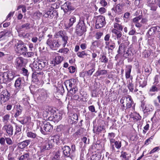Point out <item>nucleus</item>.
I'll use <instances>...</instances> for the list:
<instances>
[{"mask_svg":"<svg viewBox=\"0 0 160 160\" xmlns=\"http://www.w3.org/2000/svg\"><path fill=\"white\" fill-rule=\"evenodd\" d=\"M120 102L122 104V106L124 109L130 108L133 104L131 96L128 95L122 97L120 100Z\"/></svg>","mask_w":160,"mask_h":160,"instance_id":"nucleus-1","label":"nucleus"},{"mask_svg":"<svg viewBox=\"0 0 160 160\" xmlns=\"http://www.w3.org/2000/svg\"><path fill=\"white\" fill-rule=\"evenodd\" d=\"M48 36L49 38L46 42L47 44L52 49H54L55 48H58L62 45V43L58 40H54L52 38V35H48Z\"/></svg>","mask_w":160,"mask_h":160,"instance_id":"nucleus-2","label":"nucleus"},{"mask_svg":"<svg viewBox=\"0 0 160 160\" xmlns=\"http://www.w3.org/2000/svg\"><path fill=\"white\" fill-rule=\"evenodd\" d=\"M41 131L44 135L47 134L48 132L52 131V126L49 122L45 121L41 124L40 126Z\"/></svg>","mask_w":160,"mask_h":160,"instance_id":"nucleus-3","label":"nucleus"},{"mask_svg":"<svg viewBox=\"0 0 160 160\" xmlns=\"http://www.w3.org/2000/svg\"><path fill=\"white\" fill-rule=\"evenodd\" d=\"M15 50L17 53L23 54L27 51V48L23 42L19 41L15 44Z\"/></svg>","mask_w":160,"mask_h":160,"instance_id":"nucleus-4","label":"nucleus"},{"mask_svg":"<svg viewBox=\"0 0 160 160\" xmlns=\"http://www.w3.org/2000/svg\"><path fill=\"white\" fill-rule=\"evenodd\" d=\"M86 31V29L84 21H79L76 27V33L78 35L81 36Z\"/></svg>","mask_w":160,"mask_h":160,"instance_id":"nucleus-5","label":"nucleus"},{"mask_svg":"<svg viewBox=\"0 0 160 160\" xmlns=\"http://www.w3.org/2000/svg\"><path fill=\"white\" fill-rule=\"evenodd\" d=\"M96 25L97 28H99L104 26L106 22L105 18L102 15H99L96 17Z\"/></svg>","mask_w":160,"mask_h":160,"instance_id":"nucleus-6","label":"nucleus"},{"mask_svg":"<svg viewBox=\"0 0 160 160\" xmlns=\"http://www.w3.org/2000/svg\"><path fill=\"white\" fill-rule=\"evenodd\" d=\"M37 93L38 95V96L37 97V99L40 101L43 102L47 98V93L44 90H39L37 91Z\"/></svg>","mask_w":160,"mask_h":160,"instance_id":"nucleus-7","label":"nucleus"},{"mask_svg":"<svg viewBox=\"0 0 160 160\" xmlns=\"http://www.w3.org/2000/svg\"><path fill=\"white\" fill-rule=\"evenodd\" d=\"M63 150V154L65 157H70L71 159L72 153L70 147L67 146H65L62 148Z\"/></svg>","mask_w":160,"mask_h":160,"instance_id":"nucleus-8","label":"nucleus"},{"mask_svg":"<svg viewBox=\"0 0 160 160\" xmlns=\"http://www.w3.org/2000/svg\"><path fill=\"white\" fill-rule=\"evenodd\" d=\"M0 76L2 77L0 80L2 78L3 80H11L14 77V76L12 72H4L3 73L0 74Z\"/></svg>","mask_w":160,"mask_h":160,"instance_id":"nucleus-9","label":"nucleus"},{"mask_svg":"<svg viewBox=\"0 0 160 160\" xmlns=\"http://www.w3.org/2000/svg\"><path fill=\"white\" fill-rule=\"evenodd\" d=\"M2 129L3 131H5L9 136H11L13 135V128L11 125H5L3 127Z\"/></svg>","mask_w":160,"mask_h":160,"instance_id":"nucleus-10","label":"nucleus"},{"mask_svg":"<svg viewBox=\"0 0 160 160\" xmlns=\"http://www.w3.org/2000/svg\"><path fill=\"white\" fill-rule=\"evenodd\" d=\"M76 80L74 79H71L66 81L65 82V85L67 90H68L69 88H74L75 85Z\"/></svg>","mask_w":160,"mask_h":160,"instance_id":"nucleus-11","label":"nucleus"},{"mask_svg":"<svg viewBox=\"0 0 160 160\" xmlns=\"http://www.w3.org/2000/svg\"><path fill=\"white\" fill-rule=\"evenodd\" d=\"M52 144H50L49 140H46L43 142L42 144V146L41 148V152H44L46 150H49L51 148V146Z\"/></svg>","mask_w":160,"mask_h":160,"instance_id":"nucleus-12","label":"nucleus"},{"mask_svg":"<svg viewBox=\"0 0 160 160\" xmlns=\"http://www.w3.org/2000/svg\"><path fill=\"white\" fill-rule=\"evenodd\" d=\"M158 0H148V6L151 8L150 9L153 11H155L157 8L156 4Z\"/></svg>","mask_w":160,"mask_h":160,"instance_id":"nucleus-13","label":"nucleus"},{"mask_svg":"<svg viewBox=\"0 0 160 160\" xmlns=\"http://www.w3.org/2000/svg\"><path fill=\"white\" fill-rule=\"evenodd\" d=\"M115 137V134L113 132L109 133L108 134V138L110 140L111 148L113 151H115V148L114 146V145L113 144L115 140L113 138Z\"/></svg>","mask_w":160,"mask_h":160,"instance_id":"nucleus-14","label":"nucleus"},{"mask_svg":"<svg viewBox=\"0 0 160 160\" xmlns=\"http://www.w3.org/2000/svg\"><path fill=\"white\" fill-rule=\"evenodd\" d=\"M78 119V116L76 114H71L70 116L68 121L71 124H73L76 122Z\"/></svg>","mask_w":160,"mask_h":160,"instance_id":"nucleus-15","label":"nucleus"},{"mask_svg":"<svg viewBox=\"0 0 160 160\" xmlns=\"http://www.w3.org/2000/svg\"><path fill=\"white\" fill-rule=\"evenodd\" d=\"M142 16L140 15L135 17L133 19V22L134 23L136 27L140 28L142 26V24L139 22V21L141 20Z\"/></svg>","mask_w":160,"mask_h":160,"instance_id":"nucleus-16","label":"nucleus"},{"mask_svg":"<svg viewBox=\"0 0 160 160\" xmlns=\"http://www.w3.org/2000/svg\"><path fill=\"white\" fill-rule=\"evenodd\" d=\"M159 28L158 27H153L151 28L148 31V34L150 36H154L156 33L158 31V28Z\"/></svg>","mask_w":160,"mask_h":160,"instance_id":"nucleus-17","label":"nucleus"},{"mask_svg":"<svg viewBox=\"0 0 160 160\" xmlns=\"http://www.w3.org/2000/svg\"><path fill=\"white\" fill-rule=\"evenodd\" d=\"M62 8L65 12H67L71 10V6L69 2H66L62 5Z\"/></svg>","mask_w":160,"mask_h":160,"instance_id":"nucleus-18","label":"nucleus"},{"mask_svg":"<svg viewBox=\"0 0 160 160\" xmlns=\"http://www.w3.org/2000/svg\"><path fill=\"white\" fill-rule=\"evenodd\" d=\"M112 10L116 14H120L122 11L121 5L120 4H118L114 6L112 9Z\"/></svg>","mask_w":160,"mask_h":160,"instance_id":"nucleus-19","label":"nucleus"},{"mask_svg":"<svg viewBox=\"0 0 160 160\" xmlns=\"http://www.w3.org/2000/svg\"><path fill=\"white\" fill-rule=\"evenodd\" d=\"M53 118L52 120L54 122H58L61 119V115L60 113H55L53 115Z\"/></svg>","mask_w":160,"mask_h":160,"instance_id":"nucleus-20","label":"nucleus"},{"mask_svg":"<svg viewBox=\"0 0 160 160\" xmlns=\"http://www.w3.org/2000/svg\"><path fill=\"white\" fill-rule=\"evenodd\" d=\"M30 142V140H26L22 142L19 143H18V146L21 148H23L27 146L29 144Z\"/></svg>","mask_w":160,"mask_h":160,"instance_id":"nucleus-21","label":"nucleus"},{"mask_svg":"<svg viewBox=\"0 0 160 160\" xmlns=\"http://www.w3.org/2000/svg\"><path fill=\"white\" fill-rule=\"evenodd\" d=\"M38 61H35L33 62L32 64V70L35 71H38L40 70L39 66Z\"/></svg>","mask_w":160,"mask_h":160,"instance_id":"nucleus-22","label":"nucleus"},{"mask_svg":"<svg viewBox=\"0 0 160 160\" xmlns=\"http://www.w3.org/2000/svg\"><path fill=\"white\" fill-rule=\"evenodd\" d=\"M26 133L27 136L30 138H34L37 136L36 133L33 132L29 130H27L26 131Z\"/></svg>","mask_w":160,"mask_h":160,"instance_id":"nucleus-23","label":"nucleus"},{"mask_svg":"<svg viewBox=\"0 0 160 160\" xmlns=\"http://www.w3.org/2000/svg\"><path fill=\"white\" fill-rule=\"evenodd\" d=\"M111 31L113 33L115 34L118 39L120 38L122 36V32L116 29L113 28Z\"/></svg>","mask_w":160,"mask_h":160,"instance_id":"nucleus-24","label":"nucleus"},{"mask_svg":"<svg viewBox=\"0 0 160 160\" xmlns=\"http://www.w3.org/2000/svg\"><path fill=\"white\" fill-rule=\"evenodd\" d=\"M128 155L129 154L126 152L122 151L120 157L122 160H129L130 157Z\"/></svg>","mask_w":160,"mask_h":160,"instance_id":"nucleus-25","label":"nucleus"},{"mask_svg":"<svg viewBox=\"0 0 160 160\" xmlns=\"http://www.w3.org/2000/svg\"><path fill=\"white\" fill-rule=\"evenodd\" d=\"M63 60V56H58L56 57L53 61L54 65L60 63Z\"/></svg>","mask_w":160,"mask_h":160,"instance_id":"nucleus-26","label":"nucleus"},{"mask_svg":"<svg viewBox=\"0 0 160 160\" xmlns=\"http://www.w3.org/2000/svg\"><path fill=\"white\" fill-rule=\"evenodd\" d=\"M127 69L125 70V77L126 78H129L130 76L132 67L128 66L127 67Z\"/></svg>","mask_w":160,"mask_h":160,"instance_id":"nucleus-27","label":"nucleus"},{"mask_svg":"<svg viewBox=\"0 0 160 160\" xmlns=\"http://www.w3.org/2000/svg\"><path fill=\"white\" fill-rule=\"evenodd\" d=\"M138 82L139 83V86L142 88L144 87L147 85V81L145 78L139 79Z\"/></svg>","mask_w":160,"mask_h":160,"instance_id":"nucleus-28","label":"nucleus"},{"mask_svg":"<svg viewBox=\"0 0 160 160\" xmlns=\"http://www.w3.org/2000/svg\"><path fill=\"white\" fill-rule=\"evenodd\" d=\"M17 65L18 67H21L22 66L23 63V58L19 57L17 58L16 60Z\"/></svg>","mask_w":160,"mask_h":160,"instance_id":"nucleus-29","label":"nucleus"},{"mask_svg":"<svg viewBox=\"0 0 160 160\" xmlns=\"http://www.w3.org/2000/svg\"><path fill=\"white\" fill-rule=\"evenodd\" d=\"M3 100L5 98L6 99L4 100L5 102L9 99V93L7 91H4V92H3V94H2L0 95Z\"/></svg>","mask_w":160,"mask_h":160,"instance_id":"nucleus-30","label":"nucleus"},{"mask_svg":"<svg viewBox=\"0 0 160 160\" xmlns=\"http://www.w3.org/2000/svg\"><path fill=\"white\" fill-rule=\"evenodd\" d=\"M107 71L105 70H98L94 74L95 76H99L101 75H103L107 73Z\"/></svg>","mask_w":160,"mask_h":160,"instance_id":"nucleus-31","label":"nucleus"},{"mask_svg":"<svg viewBox=\"0 0 160 160\" xmlns=\"http://www.w3.org/2000/svg\"><path fill=\"white\" fill-rule=\"evenodd\" d=\"M62 42L60 41L61 42L62 45L63 47H64L67 43V41L68 39V37L65 35L62 38Z\"/></svg>","mask_w":160,"mask_h":160,"instance_id":"nucleus-32","label":"nucleus"},{"mask_svg":"<svg viewBox=\"0 0 160 160\" xmlns=\"http://www.w3.org/2000/svg\"><path fill=\"white\" fill-rule=\"evenodd\" d=\"M76 21V18L74 16H72L69 20L68 27L72 26Z\"/></svg>","mask_w":160,"mask_h":160,"instance_id":"nucleus-33","label":"nucleus"},{"mask_svg":"<svg viewBox=\"0 0 160 160\" xmlns=\"http://www.w3.org/2000/svg\"><path fill=\"white\" fill-rule=\"evenodd\" d=\"M21 84V78H18L15 81V86L17 88H20Z\"/></svg>","mask_w":160,"mask_h":160,"instance_id":"nucleus-34","label":"nucleus"},{"mask_svg":"<svg viewBox=\"0 0 160 160\" xmlns=\"http://www.w3.org/2000/svg\"><path fill=\"white\" fill-rule=\"evenodd\" d=\"M59 137L58 135L55 136L51 139L49 141L50 142V144H53V143H57V142L59 140Z\"/></svg>","mask_w":160,"mask_h":160,"instance_id":"nucleus-35","label":"nucleus"},{"mask_svg":"<svg viewBox=\"0 0 160 160\" xmlns=\"http://www.w3.org/2000/svg\"><path fill=\"white\" fill-rule=\"evenodd\" d=\"M76 150V147L74 145H72L71 146V152L72 153L71 159H73L75 156V152Z\"/></svg>","mask_w":160,"mask_h":160,"instance_id":"nucleus-36","label":"nucleus"},{"mask_svg":"<svg viewBox=\"0 0 160 160\" xmlns=\"http://www.w3.org/2000/svg\"><path fill=\"white\" fill-rule=\"evenodd\" d=\"M114 28L118 30H120L122 31L123 29V27L120 24L117 23H115L113 25Z\"/></svg>","mask_w":160,"mask_h":160,"instance_id":"nucleus-37","label":"nucleus"},{"mask_svg":"<svg viewBox=\"0 0 160 160\" xmlns=\"http://www.w3.org/2000/svg\"><path fill=\"white\" fill-rule=\"evenodd\" d=\"M10 115L9 114H6L2 117V121L5 123H7L8 122L10 119Z\"/></svg>","mask_w":160,"mask_h":160,"instance_id":"nucleus-38","label":"nucleus"},{"mask_svg":"<svg viewBox=\"0 0 160 160\" xmlns=\"http://www.w3.org/2000/svg\"><path fill=\"white\" fill-rule=\"evenodd\" d=\"M114 143V146L115 145V147L116 148L119 149L121 148L122 146L121 141H115V140Z\"/></svg>","mask_w":160,"mask_h":160,"instance_id":"nucleus-39","label":"nucleus"},{"mask_svg":"<svg viewBox=\"0 0 160 160\" xmlns=\"http://www.w3.org/2000/svg\"><path fill=\"white\" fill-rule=\"evenodd\" d=\"M22 112V109L21 107L19 106L18 107H17V111L15 114H14V116L15 118H16L18 116L21 114Z\"/></svg>","mask_w":160,"mask_h":160,"instance_id":"nucleus-40","label":"nucleus"},{"mask_svg":"<svg viewBox=\"0 0 160 160\" xmlns=\"http://www.w3.org/2000/svg\"><path fill=\"white\" fill-rule=\"evenodd\" d=\"M40 69H42L44 68L47 64L46 62L42 61H38Z\"/></svg>","mask_w":160,"mask_h":160,"instance_id":"nucleus-41","label":"nucleus"},{"mask_svg":"<svg viewBox=\"0 0 160 160\" xmlns=\"http://www.w3.org/2000/svg\"><path fill=\"white\" fill-rule=\"evenodd\" d=\"M77 56L81 58H83L87 55V54L85 53L84 51L79 52L77 53Z\"/></svg>","mask_w":160,"mask_h":160,"instance_id":"nucleus-42","label":"nucleus"},{"mask_svg":"<svg viewBox=\"0 0 160 160\" xmlns=\"http://www.w3.org/2000/svg\"><path fill=\"white\" fill-rule=\"evenodd\" d=\"M30 155L29 153H24V154L22 155L19 158V160H24L26 159H28Z\"/></svg>","mask_w":160,"mask_h":160,"instance_id":"nucleus-43","label":"nucleus"},{"mask_svg":"<svg viewBox=\"0 0 160 160\" xmlns=\"http://www.w3.org/2000/svg\"><path fill=\"white\" fill-rule=\"evenodd\" d=\"M30 24L29 23H26L22 25L20 28V29L25 28L26 29H29L30 28Z\"/></svg>","mask_w":160,"mask_h":160,"instance_id":"nucleus-44","label":"nucleus"},{"mask_svg":"<svg viewBox=\"0 0 160 160\" xmlns=\"http://www.w3.org/2000/svg\"><path fill=\"white\" fill-rule=\"evenodd\" d=\"M65 35V34L63 32L60 31L56 34V36L57 38H58L60 37L62 38Z\"/></svg>","mask_w":160,"mask_h":160,"instance_id":"nucleus-45","label":"nucleus"},{"mask_svg":"<svg viewBox=\"0 0 160 160\" xmlns=\"http://www.w3.org/2000/svg\"><path fill=\"white\" fill-rule=\"evenodd\" d=\"M69 51V49L67 48H61L60 49L58 52H59L62 53L64 54H67Z\"/></svg>","mask_w":160,"mask_h":160,"instance_id":"nucleus-46","label":"nucleus"},{"mask_svg":"<svg viewBox=\"0 0 160 160\" xmlns=\"http://www.w3.org/2000/svg\"><path fill=\"white\" fill-rule=\"evenodd\" d=\"M122 47V44H121L119 45L118 50V54L116 55L115 57V58L116 59H118V58L121 57V52L120 49V48Z\"/></svg>","mask_w":160,"mask_h":160,"instance_id":"nucleus-47","label":"nucleus"},{"mask_svg":"<svg viewBox=\"0 0 160 160\" xmlns=\"http://www.w3.org/2000/svg\"><path fill=\"white\" fill-rule=\"evenodd\" d=\"M134 119L136 121L140 120L141 119V117L139 114L138 113H135L133 115Z\"/></svg>","mask_w":160,"mask_h":160,"instance_id":"nucleus-48","label":"nucleus"},{"mask_svg":"<svg viewBox=\"0 0 160 160\" xmlns=\"http://www.w3.org/2000/svg\"><path fill=\"white\" fill-rule=\"evenodd\" d=\"M145 110L146 112H150L153 110V106L150 105H147L146 106Z\"/></svg>","mask_w":160,"mask_h":160,"instance_id":"nucleus-49","label":"nucleus"},{"mask_svg":"<svg viewBox=\"0 0 160 160\" xmlns=\"http://www.w3.org/2000/svg\"><path fill=\"white\" fill-rule=\"evenodd\" d=\"M26 57H30L33 56L34 55V53L32 52H26L23 54Z\"/></svg>","mask_w":160,"mask_h":160,"instance_id":"nucleus-50","label":"nucleus"},{"mask_svg":"<svg viewBox=\"0 0 160 160\" xmlns=\"http://www.w3.org/2000/svg\"><path fill=\"white\" fill-rule=\"evenodd\" d=\"M158 91V89L155 86H152L150 89L149 92H157Z\"/></svg>","mask_w":160,"mask_h":160,"instance_id":"nucleus-51","label":"nucleus"},{"mask_svg":"<svg viewBox=\"0 0 160 160\" xmlns=\"http://www.w3.org/2000/svg\"><path fill=\"white\" fill-rule=\"evenodd\" d=\"M103 34V33L102 32H97L95 35V37L97 39H98L101 38V36Z\"/></svg>","mask_w":160,"mask_h":160,"instance_id":"nucleus-52","label":"nucleus"},{"mask_svg":"<svg viewBox=\"0 0 160 160\" xmlns=\"http://www.w3.org/2000/svg\"><path fill=\"white\" fill-rule=\"evenodd\" d=\"M128 88L130 91L132 92L133 90V85L132 82H129L128 85Z\"/></svg>","mask_w":160,"mask_h":160,"instance_id":"nucleus-53","label":"nucleus"},{"mask_svg":"<svg viewBox=\"0 0 160 160\" xmlns=\"http://www.w3.org/2000/svg\"><path fill=\"white\" fill-rule=\"evenodd\" d=\"M21 127L20 126L16 125V131L15 132V134H17V133L21 132Z\"/></svg>","mask_w":160,"mask_h":160,"instance_id":"nucleus-54","label":"nucleus"},{"mask_svg":"<svg viewBox=\"0 0 160 160\" xmlns=\"http://www.w3.org/2000/svg\"><path fill=\"white\" fill-rule=\"evenodd\" d=\"M14 13V11L13 12H10L6 17V20H10Z\"/></svg>","mask_w":160,"mask_h":160,"instance_id":"nucleus-55","label":"nucleus"},{"mask_svg":"<svg viewBox=\"0 0 160 160\" xmlns=\"http://www.w3.org/2000/svg\"><path fill=\"white\" fill-rule=\"evenodd\" d=\"M95 69L94 68H92L87 71L86 72V74L88 76H91L92 75L93 72L95 71Z\"/></svg>","mask_w":160,"mask_h":160,"instance_id":"nucleus-56","label":"nucleus"},{"mask_svg":"<svg viewBox=\"0 0 160 160\" xmlns=\"http://www.w3.org/2000/svg\"><path fill=\"white\" fill-rule=\"evenodd\" d=\"M129 3L130 2L128 0H124V2L122 4V6H125L126 7H129Z\"/></svg>","mask_w":160,"mask_h":160,"instance_id":"nucleus-57","label":"nucleus"},{"mask_svg":"<svg viewBox=\"0 0 160 160\" xmlns=\"http://www.w3.org/2000/svg\"><path fill=\"white\" fill-rule=\"evenodd\" d=\"M130 55L131 54L128 50L126 52H125L123 54V57L126 58H129Z\"/></svg>","mask_w":160,"mask_h":160,"instance_id":"nucleus-58","label":"nucleus"},{"mask_svg":"<svg viewBox=\"0 0 160 160\" xmlns=\"http://www.w3.org/2000/svg\"><path fill=\"white\" fill-rule=\"evenodd\" d=\"M69 72L71 73H74L76 70L75 67L74 66H70L68 68Z\"/></svg>","mask_w":160,"mask_h":160,"instance_id":"nucleus-59","label":"nucleus"},{"mask_svg":"<svg viewBox=\"0 0 160 160\" xmlns=\"http://www.w3.org/2000/svg\"><path fill=\"white\" fill-rule=\"evenodd\" d=\"M101 61L102 62L106 63L108 61V59L104 55H103L101 58Z\"/></svg>","mask_w":160,"mask_h":160,"instance_id":"nucleus-60","label":"nucleus"},{"mask_svg":"<svg viewBox=\"0 0 160 160\" xmlns=\"http://www.w3.org/2000/svg\"><path fill=\"white\" fill-rule=\"evenodd\" d=\"M68 90H69L70 93L73 95L74 94L77 90V89H76L75 88H68Z\"/></svg>","mask_w":160,"mask_h":160,"instance_id":"nucleus-61","label":"nucleus"},{"mask_svg":"<svg viewBox=\"0 0 160 160\" xmlns=\"http://www.w3.org/2000/svg\"><path fill=\"white\" fill-rule=\"evenodd\" d=\"M5 140L7 144L11 145L12 143V141L11 139L9 138H6Z\"/></svg>","mask_w":160,"mask_h":160,"instance_id":"nucleus-62","label":"nucleus"},{"mask_svg":"<svg viewBox=\"0 0 160 160\" xmlns=\"http://www.w3.org/2000/svg\"><path fill=\"white\" fill-rule=\"evenodd\" d=\"M101 5L103 7H105L107 4V2L105 0H101L100 2Z\"/></svg>","mask_w":160,"mask_h":160,"instance_id":"nucleus-63","label":"nucleus"},{"mask_svg":"<svg viewBox=\"0 0 160 160\" xmlns=\"http://www.w3.org/2000/svg\"><path fill=\"white\" fill-rule=\"evenodd\" d=\"M106 9L103 7H101L99 9V13L101 14L104 13L106 12Z\"/></svg>","mask_w":160,"mask_h":160,"instance_id":"nucleus-64","label":"nucleus"}]
</instances>
